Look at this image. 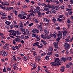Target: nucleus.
<instances>
[{
	"label": "nucleus",
	"instance_id": "obj_61",
	"mask_svg": "<svg viewBox=\"0 0 73 73\" xmlns=\"http://www.w3.org/2000/svg\"><path fill=\"white\" fill-rule=\"evenodd\" d=\"M30 15H31L32 16H35V14H34L33 13H30Z\"/></svg>",
	"mask_w": 73,
	"mask_h": 73
},
{
	"label": "nucleus",
	"instance_id": "obj_46",
	"mask_svg": "<svg viewBox=\"0 0 73 73\" xmlns=\"http://www.w3.org/2000/svg\"><path fill=\"white\" fill-rule=\"evenodd\" d=\"M24 59H25V61H26V60H28V57L27 56H24Z\"/></svg>",
	"mask_w": 73,
	"mask_h": 73
},
{
	"label": "nucleus",
	"instance_id": "obj_53",
	"mask_svg": "<svg viewBox=\"0 0 73 73\" xmlns=\"http://www.w3.org/2000/svg\"><path fill=\"white\" fill-rule=\"evenodd\" d=\"M24 38V35H22L21 36V37L20 38V39H21V40L22 39H23Z\"/></svg>",
	"mask_w": 73,
	"mask_h": 73
},
{
	"label": "nucleus",
	"instance_id": "obj_25",
	"mask_svg": "<svg viewBox=\"0 0 73 73\" xmlns=\"http://www.w3.org/2000/svg\"><path fill=\"white\" fill-rule=\"evenodd\" d=\"M33 54L35 57H36V56L37 55V53L36 52H34Z\"/></svg>",
	"mask_w": 73,
	"mask_h": 73
},
{
	"label": "nucleus",
	"instance_id": "obj_51",
	"mask_svg": "<svg viewBox=\"0 0 73 73\" xmlns=\"http://www.w3.org/2000/svg\"><path fill=\"white\" fill-rule=\"evenodd\" d=\"M53 50V48H49L48 50L49 51H50L51 52V51H52V50Z\"/></svg>",
	"mask_w": 73,
	"mask_h": 73
},
{
	"label": "nucleus",
	"instance_id": "obj_31",
	"mask_svg": "<svg viewBox=\"0 0 73 73\" xmlns=\"http://www.w3.org/2000/svg\"><path fill=\"white\" fill-rule=\"evenodd\" d=\"M7 70H6V68H5V66H4V69H3V72L4 73H5L6 72V71Z\"/></svg>",
	"mask_w": 73,
	"mask_h": 73
},
{
	"label": "nucleus",
	"instance_id": "obj_63",
	"mask_svg": "<svg viewBox=\"0 0 73 73\" xmlns=\"http://www.w3.org/2000/svg\"><path fill=\"white\" fill-rule=\"evenodd\" d=\"M68 64L70 65L71 66L73 65V64L71 62L69 63Z\"/></svg>",
	"mask_w": 73,
	"mask_h": 73
},
{
	"label": "nucleus",
	"instance_id": "obj_28",
	"mask_svg": "<svg viewBox=\"0 0 73 73\" xmlns=\"http://www.w3.org/2000/svg\"><path fill=\"white\" fill-rule=\"evenodd\" d=\"M66 67L67 68H68V69H70L71 68V67H70V66L68 64L66 65Z\"/></svg>",
	"mask_w": 73,
	"mask_h": 73
},
{
	"label": "nucleus",
	"instance_id": "obj_62",
	"mask_svg": "<svg viewBox=\"0 0 73 73\" xmlns=\"http://www.w3.org/2000/svg\"><path fill=\"white\" fill-rule=\"evenodd\" d=\"M17 59L19 60H21V58L20 57H17Z\"/></svg>",
	"mask_w": 73,
	"mask_h": 73
},
{
	"label": "nucleus",
	"instance_id": "obj_34",
	"mask_svg": "<svg viewBox=\"0 0 73 73\" xmlns=\"http://www.w3.org/2000/svg\"><path fill=\"white\" fill-rule=\"evenodd\" d=\"M32 36L33 37H36V34H33L32 35Z\"/></svg>",
	"mask_w": 73,
	"mask_h": 73
},
{
	"label": "nucleus",
	"instance_id": "obj_7",
	"mask_svg": "<svg viewBox=\"0 0 73 73\" xmlns=\"http://www.w3.org/2000/svg\"><path fill=\"white\" fill-rule=\"evenodd\" d=\"M44 20L45 21L46 23H48L50 21V19H47V18H44Z\"/></svg>",
	"mask_w": 73,
	"mask_h": 73
},
{
	"label": "nucleus",
	"instance_id": "obj_6",
	"mask_svg": "<svg viewBox=\"0 0 73 73\" xmlns=\"http://www.w3.org/2000/svg\"><path fill=\"white\" fill-rule=\"evenodd\" d=\"M38 28L40 29V31H43V30H42V26L40 25H38Z\"/></svg>",
	"mask_w": 73,
	"mask_h": 73
},
{
	"label": "nucleus",
	"instance_id": "obj_42",
	"mask_svg": "<svg viewBox=\"0 0 73 73\" xmlns=\"http://www.w3.org/2000/svg\"><path fill=\"white\" fill-rule=\"evenodd\" d=\"M47 39H50L51 38V36H50V35H48L47 36Z\"/></svg>",
	"mask_w": 73,
	"mask_h": 73
},
{
	"label": "nucleus",
	"instance_id": "obj_54",
	"mask_svg": "<svg viewBox=\"0 0 73 73\" xmlns=\"http://www.w3.org/2000/svg\"><path fill=\"white\" fill-rule=\"evenodd\" d=\"M0 8H1V9H5V7H4L2 5V6Z\"/></svg>",
	"mask_w": 73,
	"mask_h": 73
},
{
	"label": "nucleus",
	"instance_id": "obj_4",
	"mask_svg": "<svg viewBox=\"0 0 73 73\" xmlns=\"http://www.w3.org/2000/svg\"><path fill=\"white\" fill-rule=\"evenodd\" d=\"M41 58V56H37L35 58V61L36 62H37L40 61V58Z\"/></svg>",
	"mask_w": 73,
	"mask_h": 73
},
{
	"label": "nucleus",
	"instance_id": "obj_59",
	"mask_svg": "<svg viewBox=\"0 0 73 73\" xmlns=\"http://www.w3.org/2000/svg\"><path fill=\"white\" fill-rule=\"evenodd\" d=\"M38 5V6H40V5H41V2H38L37 3Z\"/></svg>",
	"mask_w": 73,
	"mask_h": 73
},
{
	"label": "nucleus",
	"instance_id": "obj_55",
	"mask_svg": "<svg viewBox=\"0 0 73 73\" xmlns=\"http://www.w3.org/2000/svg\"><path fill=\"white\" fill-rule=\"evenodd\" d=\"M62 33H68V31H62Z\"/></svg>",
	"mask_w": 73,
	"mask_h": 73
},
{
	"label": "nucleus",
	"instance_id": "obj_10",
	"mask_svg": "<svg viewBox=\"0 0 73 73\" xmlns=\"http://www.w3.org/2000/svg\"><path fill=\"white\" fill-rule=\"evenodd\" d=\"M34 11L35 12H37V13H39L38 14V15H40L41 13H40L36 9H34Z\"/></svg>",
	"mask_w": 73,
	"mask_h": 73
},
{
	"label": "nucleus",
	"instance_id": "obj_60",
	"mask_svg": "<svg viewBox=\"0 0 73 73\" xmlns=\"http://www.w3.org/2000/svg\"><path fill=\"white\" fill-rule=\"evenodd\" d=\"M5 28H7V29H9V26H5Z\"/></svg>",
	"mask_w": 73,
	"mask_h": 73
},
{
	"label": "nucleus",
	"instance_id": "obj_24",
	"mask_svg": "<svg viewBox=\"0 0 73 73\" xmlns=\"http://www.w3.org/2000/svg\"><path fill=\"white\" fill-rule=\"evenodd\" d=\"M45 59L46 60H48L49 59V56H46L45 58Z\"/></svg>",
	"mask_w": 73,
	"mask_h": 73
},
{
	"label": "nucleus",
	"instance_id": "obj_41",
	"mask_svg": "<svg viewBox=\"0 0 73 73\" xmlns=\"http://www.w3.org/2000/svg\"><path fill=\"white\" fill-rule=\"evenodd\" d=\"M52 13V12L50 11H47L46 13V15H47V14H48V13Z\"/></svg>",
	"mask_w": 73,
	"mask_h": 73
},
{
	"label": "nucleus",
	"instance_id": "obj_12",
	"mask_svg": "<svg viewBox=\"0 0 73 73\" xmlns=\"http://www.w3.org/2000/svg\"><path fill=\"white\" fill-rule=\"evenodd\" d=\"M5 23L7 25H10V24H11V22H9L8 21H6Z\"/></svg>",
	"mask_w": 73,
	"mask_h": 73
},
{
	"label": "nucleus",
	"instance_id": "obj_48",
	"mask_svg": "<svg viewBox=\"0 0 73 73\" xmlns=\"http://www.w3.org/2000/svg\"><path fill=\"white\" fill-rule=\"evenodd\" d=\"M36 37L37 38V39H38V40H40V39H41L40 38V36H36Z\"/></svg>",
	"mask_w": 73,
	"mask_h": 73
},
{
	"label": "nucleus",
	"instance_id": "obj_56",
	"mask_svg": "<svg viewBox=\"0 0 73 73\" xmlns=\"http://www.w3.org/2000/svg\"><path fill=\"white\" fill-rule=\"evenodd\" d=\"M65 40L67 42H69L70 41V40H69V39H65Z\"/></svg>",
	"mask_w": 73,
	"mask_h": 73
},
{
	"label": "nucleus",
	"instance_id": "obj_37",
	"mask_svg": "<svg viewBox=\"0 0 73 73\" xmlns=\"http://www.w3.org/2000/svg\"><path fill=\"white\" fill-rule=\"evenodd\" d=\"M16 31L15 33H12V35H13V36H16Z\"/></svg>",
	"mask_w": 73,
	"mask_h": 73
},
{
	"label": "nucleus",
	"instance_id": "obj_1",
	"mask_svg": "<svg viewBox=\"0 0 73 73\" xmlns=\"http://www.w3.org/2000/svg\"><path fill=\"white\" fill-rule=\"evenodd\" d=\"M50 64H52L51 65V66H58L61 65V62L60 61L59 58H56L55 59V62L51 63Z\"/></svg>",
	"mask_w": 73,
	"mask_h": 73
},
{
	"label": "nucleus",
	"instance_id": "obj_50",
	"mask_svg": "<svg viewBox=\"0 0 73 73\" xmlns=\"http://www.w3.org/2000/svg\"><path fill=\"white\" fill-rule=\"evenodd\" d=\"M54 47L56 48V49H57V48H58V46L57 45H54Z\"/></svg>",
	"mask_w": 73,
	"mask_h": 73
},
{
	"label": "nucleus",
	"instance_id": "obj_2",
	"mask_svg": "<svg viewBox=\"0 0 73 73\" xmlns=\"http://www.w3.org/2000/svg\"><path fill=\"white\" fill-rule=\"evenodd\" d=\"M1 53L3 56H7L8 54V52H5L4 50L1 52Z\"/></svg>",
	"mask_w": 73,
	"mask_h": 73
},
{
	"label": "nucleus",
	"instance_id": "obj_45",
	"mask_svg": "<svg viewBox=\"0 0 73 73\" xmlns=\"http://www.w3.org/2000/svg\"><path fill=\"white\" fill-rule=\"evenodd\" d=\"M30 15L29 14H28L27 15V19H28L30 17Z\"/></svg>",
	"mask_w": 73,
	"mask_h": 73
},
{
	"label": "nucleus",
	"instance_id": "obj_44",
	"mask_svg": "<svg viewBox=\"0 0 73 73\" xmlns=\"http://www.w3.org/2000/svg\"><path fill=\"white\" fill-rule=\"evenodd\" d=\"M53 44L54 45H58V42H54Z\"/></svg>",
	"mask_w": 73,
	"mask_h": 73
},
{
	"label": "nucleus",
	"instance_id": "obj_9",
	"mask_svg": "<svg viewBox=\"0 0 73 73\" xmlns=\"http://www.w3.org/2000/svg\"><path fill=\"white\" fill-rule=\"evenodd\" d=\"M15 41L17 42H20V39H19V38H15Z\"/></svg>",
	"mask_w": 73,
	"mask_h": 73
},
{
	"label": "nucleus",
	"instance_id": "obj_18",
	"mask_svg": "<svg viewBox=\"0 0 73 73\" xmlns=\"http://www.w3.org/2000/svg\"><path fill=\"white\" fill-rule=\"evenodd\" d=\"M68 60V61H71V60H72V58L71 57H68L67 58Z\"/></svg>",
	"mask_w": 73,
	"mask_h": 73
},
{
	"label": "nucleus",
	"instance_id": "obj_15",
	"mask_svg": "<svg viewBox=\"0 0 73 73\" xmlns=\"http://www.w3.org/2000/svg\"><path fill=\"white\" fill-rule=\"evenodd\" d=\"M46 54L45 52H43L42 54H41V57H43L44 56H45Z\"/></svg>",
	"mask_w": 73,
	"mask_h": 73
},
{
	"label": "nucleus",
	"instance_id": "obj_36",
	"mask_svg": "<svg viewBox=\"0 0 73 73\" xmlns=\"http://www.w3.org/2000/svg\"><path fill=\"white\" fill-rule=\"evenodd\" d=\"M57 20L58 21L61 22L62 21V19L60 18H58L57 19Z\"/></svg>",
	"mask_w": 73,
	"mask_h": 73
},
{
	"label": "nucleus",
	"instance_id": "obj_21",
	"mask_svg": "<svg viewBox=\"0 0 73 73\" xmlns=\"http://www.w3.org/2000/svg\"><path fill=\"white\" fill-rule=\"evenodd\" d=\"M47 8H53V6L50 5H49L48 6H47Z\"/></svg>",
	"mask_w": 73,
	"mask_h": 73
},
{
	"label": "nucleus",
	"instance_id": "obj_13",
	"mask_svg": "<svg viewBox=\"0 0 73 73\" xmlns=\"http://www.w3.org/2000/svg\"><path fill=\"white\" fill-rule=\"evenodd\" d=\"M41 42H42L44 45H46L47 44V43H46V42L44 40H41Z\"/></svg>",
	"mask_w": 73,
	"mask_h": 73
},
{
	"label": "nucleus",
	"instance_id": "obj_52",
	"mask_svg": "<svg viewBox=\"0 0 73 73\" xmlns=\"http://www.w3.org/2000/svg\"><path fill=\"white\" fill-rule=\"evenodd\" d=\"M2 16H7V14L5 13H2Z\"/></svg>",
	"mask_w": 73,
	"mask_h": 73
},
{
	"label": "nucleus",
	"instance_id": "obj_57",
	"mask_svg": "<svg viewBox=\"0 0 73 73\" xmlns=\"http://www.w3.org/2000/svg\"><path fill=\"white\" fill-rule=\"evenodd\" d=\"M52 36H54V38H56V36L54 34H52Z\"/></svg>",
	"mask_w": 73,
	"mask_h": 73
},
{
	"label": "nucleus",
	"instance_id": "obj_40",
	"mask_svg": "<svg viewBox=\"0 0 73 73\" xmlns=\"http://www.w3.org/2000/svg\"><path fill=\"white\" fill-rule=\"evenodd\" d=\"M0 3L2 4V5L3 6H5V3H4L3 2L0 1Z\"/></svg>",
	"mask_w": 73,
	"mask_h": 73
},
{
	"label": "nucleus",
	"instance_id": "obj_39",
	"mask_svg": "<svg viewBox=\"0 0 73 73\" xmlns=\"http://www.w3.org/2000/svg\"><path fill=\"white\" fill-rule=\"evenodd\" d=\"M6 18H8V17H1V19H6Z\"/></svg>",
	"mask_w": 73,
	"mask_h": 73
},
{
	"label": "nucleus",
	"instance_id": "obj_27",
	"mask_svg": "<svg viewBox=\"0 0 73 73\" xmlns=\"http://www.w3.org/2000/svg\"><path fill=\"white\" fill-rule=\"evenodd\" d=\"M66 54H67V55H68V54L69 53V50L68 49H66Z\"/></svg>",
	"mask_w": 73,
	"mask_h": 73
},
{
	"label": "nucleus",
	"instance_id": "obj_33",
	"mask_svg": "<svg viewBox=\"0 0 73 73\" xmlns=\"http://www.w3.org/2000/svg\"><path fill=\"white\" fill-rule=\"evenodd\" d=\"M5 5H6V6H8L9 4L7 2H5Z\"/></svg>",
	"mask_w": 73,
	"mask_h": 73
},
{
	"label": "nucleus",
	"instance_id": "obj_35",
	"mask_svg": "<svg viewBox=\"0 0 73 73\" xmlns=\"http://www.w3.org/2000/svg\"><path fill=\"white\" fill-rule=\"evenodd\" d=\"M56 29L57 31H60V27H56Z\"/></svg>",
	"mask_w": 73,
	"mask_h": 73
},
{
	"label": "nucleus",
	"instance_id": "obj_30",
	"mask_svg": "<svg viewBox=\"0 0 73 73\" xmlns=\"http://www.w3.org/2000/svg\"><path fill=\"white\" fill-rule=\"evenodd\" d=\"M25 14V12H22L21 13V14L22 16H24Z\"/></svg>",
	"mask_w": 73,
	"mask_h": 73
},
{
	"label": "nucleus",
	"instance_id": "obj_3",
	"mask_svg": "<svg viewBox=\"0 0 73 73\" xmlns=\"http://www.w3.org/2000/svg\"><path fill=\"white\" fill-rule=\"evenodd\" d=\"M64 47L66 49H69L70 47V45L67 42L65 43Z\"/></svg>",
	"mask_w": 73,
	"mask_h": 73
},
{
	"label": "nucleus",
	"instance_id": "obj_49",
	"mask_svg": "<svg viewBox=\"0 0 73 73\" xmlns=\"http://www.w3.org/2000/svg\"><path fill=\"white\" fill-rule=\"evenodd\" d=\"M45 33L46 35H48L49 33V32L48 31H46Z\"/></svg>",
	"mask_w": 73,
	"mask_h": 73
},
{
	"label": "nucleus",
	"instance_id": "obj_43",
	"mask_svg": "<svg viewBox=\"0 0 73 73\" xmlns=\"http://www.w3.org/2000/svg\"><path fill=\"white\" fill-rule=\"evenodd\" d=\"M22 8H23L24 9L25 8H28V7H27V5H24V6H23Z\"/></svg>",
	"mask_w": 73,
	"mask_h": 73
},
{
	"label": "nucleus",
	"instance_id": "obj_17",
	"mask_svg": "<svg viewBox=\"0 0 73 73\" xmlns=\"http://www.w3.org/2000/svg\"><path fill=\"white\" fill-rule=\"evenodd\" d=\"M16 33L18 35H20V34H21V33L19 32V31H16Z\"/></svg>",
	"mask_w": 73,
	"mask_h": 73
},
{
	"label": "nucleus",
	"instance_id": "obj_58",
	"mask_svg": "<svg viewBox=\"0 0 73 73\" xmlns=\"http://www.w3.org/2000/svg\"><path fill=\"white\" fill-rule=\"evenodd\" d=\"M33 67H34L35 68H36L37 67V65H36V64L35 63H34L33 65Z\"/></svg>",
	"mask_w": 73,
	"mask_h": 73
},
{
	"label": "nucleus",
	"instance_id": "obj_47",
	"mask_svg": "<svg viewBox=\"0 0 73 73\" xmlns=\"http://www.w3.org/2000/svg\"><path fill=\"white\" fill-rule=\"evenodd\" d=\"M65 6L64 5H62L61 6V9H64V8H65Z\"/></svg>",
	"mask_w": 73,
	"mask_h": 73
},
{
	"label": "nucleus",
	"instance_id": "obj_5",
	"mask_svg": "<svg viewBox=\"0 0 73 73\" xmlns=\"http://www.w3.org/2000/svg\"><path fill=\"white\" fill-rule=\"evenodd\" d=\"M56 36H58V38H62V34H58L56 35Z\"/></svg>",
	"mask_w": 73,
	"mask_h": 73
},
{
	"label": "nucleus",
	"instance_id": "obj_64",
	"mask_svg": "<svg viewBox=\"0 0 73 73\" xmlns=\"http://www.w3.org/2000/svg\"><path fill=\"white\" fill-rule=\"evenodd\" d=\"M70 3H71V4H73V0H71L70 1Z\"/></svg>",
	"mask_w": 73,
	"mask_h": 73
},
{
	"label": "nucleus",
	"instance_id": "obj_8",
	"mask_svg": "<svg viewBox=\"0 0 73 73\" xmlns=\"http://www.w3.org/2000/svg\"><path fill=\"white\" fill-rule=\"evenodd\" d=\"M61 60L62 61H64V62H65L66 61V58H64V57H63L61 58Z\"/></svg>",
	"mask_w": 73,
	"mask_h": 73
},
{
	"label": "nucleus",
	"instance_id": "obj_29",
	"mask_svg": "<svg viewBox=\"0 0 73 73\" xmlns=\"http://www.w3.org/2000/svg\"><path fill=\"white\" fill-rule=\"evenodd\" d=\"M44 9L45 11H49V9L47 8L46 7H45L44 8Z\"/></svg>",
	"mask_w": 73,
	"mask_h": 73
},
{
	"label": "nucleus",
	"instance_id": "obj_38",
	"mask_svg": "<svg viewBox=\"0 0 73 73\" xmlns=\"http://www.w3.org/2000/svg\"><path fill=\"white\" fill-rule=\"evenodd\" d=\"M47 55L50 56L51 55H52V53L51 52H49L47 53Z\"/></svg>",
	"mask_w": 73,
	"mask_h": 73
},
{
	"label": "nucleus",
	"instance_id": "obj_32",
	"mask_svg": "<svg viewBox=\"0 0 73 73\" xmlns=\"http://www.w3.org/2000/svg\"><path fill=\"white\" fill-rule=\"evenodd\" d=\"M21 31L22 32H25V29H23L22 28H21Z\"/></svg>",
	"mask_w": 73,
	"mask_h": 73
},
{
	"label": "nucleus",
	"instance_id": "obj_14",
	"mask_svg": "<svg viewBox=\"0 0 73 73\" xmlns=\"http://www.w3.org/2000/svg\"><path fill=\"white\" fill-rule=\"evenodd\" d=\"M51 11L52 13H56V10L54 9H51Z\"/></svg>",
	"mask_w": 73,
	"mask_h": 73
},
{
	"label": "nucleus",
	"instance_id": "obj_23",
	"mask_svg": "<svg viewBox=\"0 0 73 73\" xmlns=\"http://www.w3.org/2000/svg\"><path fill=\"white\" fill-rule=\"evenodd\" d=\"M35 23H37V24H38V23H39V21H38V20L37 19H36L35 20Z\"/></svg>",
	"mask_w": 73,
	"mask_h": 73
},
{
	"label": "nucleus",
	"instance_id": "obj_26",
	"mask_svg": "<svg viewBox=\"0 0 73 73\" xmlns=\"http://www.w3.org/2000/svg\"><path fill=\"white\" fill-rule=\"evenodd\" d=\"M42 7H47V5L44 3H42Z\"/></svg>",
	"mask_w": 73,
	"mask_h": 73
},
{
	"label": "nucleus",
	"instance_id": "obj_11",
	"mask_svg": "<svg viewBox=\"0 0 73 73\" xmlns=\"http://www.w3.org/2000/svg\"><path fill=\"white\" fill-rule=\"evenodd\" d=\"M70 19L69 18H68V19H67V23L68 24H71L72 23V22H71V21L70 20Z\"/></svg>",
	"mask_w": 73,
	"mask_h": 73
},
{
	"label": "nucleus",
	"instance_id": "obj_19",
	"mask_svg": "<svg viewBox=\"0 0 73 73\" xmlns=\"http://www.w3.org/2000/svg\"><path fill=\"white\" fill-rule=\"evenodd\" d=\"M36 8L38 10V11H41V8L40 7H36Z\"/></svg>",
	"mask_w": 73,
	"mask_h": 73
},
{
	"label": "nucleus",
	"instance_id": "obj_20",
	"mask_svg": "<svg viewBox=\"0 0 73 73\" xmlns=\"http://www.w3.org/2000/svg\"><path fill=\"white\" fill-rule=\"evenodd\" d=\"M44 24L46 25V26H49V25H50V23H45Z\"/></svg>",
	"mask_w": 73,
	"mask_h": 73
},
{
	"label": "nucleus",
	"instance_id": "obj_16",
	"mask_svg": "<svg viewBox=\"0 0 73 73\" xmlns=\"http://www.w3.org/2000/svg\"><path fill=\"white\" fill-rule=\"evenodd\" d=\"M52 20L54 23H56V22L57 21V20H56V19H55L54 17H53V19Z\"/></svg>",
	"mask_w": 73,
	"mask_h": 73
},
{
	"label": "nucleus",
	"instance_id": "obj_22",
	"mask_svg": "<svg viewBox=\"0 0 73 73\" xmlns=\"http://www.w3.org/2000/svg\"><path fill=\"white\" fill-rule=\"evenodd\" d=\"M9 32L10 33H14L15 32V31L13 30H10L9 31Z\"/></svg>",
	"mask_w": 73,
	"mask_h": 73
}]
</instances>
